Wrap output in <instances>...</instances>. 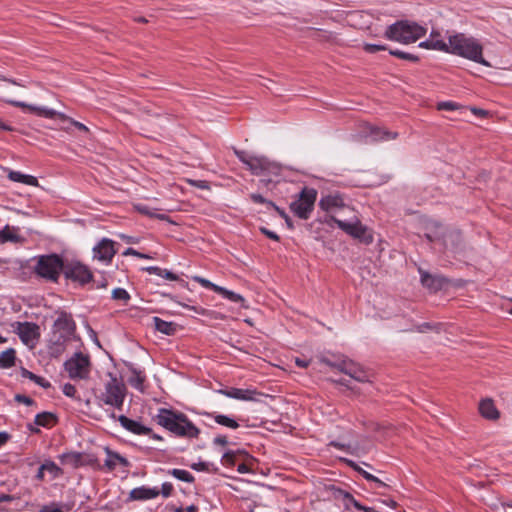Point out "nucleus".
<instances>
[{"label":"nucleus","instance_id":"obj_15","mask_svg":"<svg viewBox=\"0 0 512 512\" xmlns=\"http://www.w3.org/2000/svg\"><path fill=\"white\" fill-rule=\"evenodd\" d=\"M114 246H115L114 241H112L108 238H103L93 248L94 258L98 259L99 261L105 262V263L110 262L116 253Z\"/></svg>","mask_w":512,"mask_h":512},{"label":"nucleus","instance_id":"obj_35","mask_svg":"<svg viewBox=\"0 0 512 512\" xmlns=\"http://www.w3.org/2000/svg\"><path fill=\"white\" fill-rule=\"evenodd\" d=\"M217 293L221 294L224 298L235 303H240L244 301L243 297L240 294H237L221 286H219V288L217 289Z\"/></svg>","mask_w":512,"mask_h":512},{"label":"nucleus","instance_id":"obj_6","mask_svg":"<svg viewBox=\"0 0 512 512\" xmlns=\"http://www.w3.org/2000/svg\"><path fill=\"white\" fill-rule=\"evenodd\" d=\"M235 154L237 158L247 166L251 173L256 176H277L280 174V166L277 163L270 161L265 156H254L240 150H235Z\"/></svg>","mask_w":512,"mask_h":512},{"label":"nucleus","instance_id":"obj_45","mask_svg":"<svg viewBox=\"0 0 512 512\" xmlns=\"http://www.w3.org/2000/svg\"><path fill=\"white\" fill-rule=\"evenodd\" d=\"M62 392L65 396L67 397H70V398H75L76 397V388L74 385L70 384V383H66L63 385L62 387Z\"/></svg>","mask_w":512,"mask_h":512},{"label":"nucleus","instance_id":"obj_28","mask_svg":"<svg viewBox=\"0 0 512 512\" xmlns=\"http://www.w3.org/2000/svg\"><path fill=\"white\" fill-rule=\"evenodd\" d=\"M154 327L157 331L165 335H174L177 331V325L173 322H167L159 317H153Z\"/></svg>","mask_w":512,"mask_h":512},{"label":"nucleus","instance_id":"obj_64","mask_svg":"<svg viewBox=\"0 0 512 512\" xmlns=\"http://www.w3.org/2000/svg\"><path fill=\"white\" fill-rule=\"evenodd\" d=\"M44 477H45V470H41V466L38 468V471L35 475V478L38 480V481H43L44 480Z\"/></svg>","mask_w":512,"mask_h":512},{"label":"nucleus","instance_id":"obj_33","mask_svg":"<svg viewBox=\"0 0 512 512\" xmlns=\"http://www.w3.org/2000/svg\"><path fill=\"white\" fill-rule=\"evenodd\" d=\"M71 507L62 502H51L44 505L39 512H68Z\"/></svg>","mask_w":512,"mask_h":512},{"label":"nucleus","instance_id":"obj_63","mask_svg":"<svg viewBox=\"0 0 512 512\" xmlns=\"http://www.w3.org/2000/svg\"><path fill=\"white\" fill-rule=\"evenodd\" d=\"M237 471L241 474H244V473H248L249 472V468L246 464L244 463H241L238 465L237 467Z\"/></svg>","mask_w":512,"mask_h":512},{"label":"nucleus","instance_id":"obj_62","mask_svg":"<svg viewBox=\"0 0 512 512\" xmlns=\"http://www.w3.org/2000/svg\"><path fill=\"white\" fill-rule=\"evenodd\" d=\"M9 440V434L6 432H0V447L6 444Z\"/></svg>","mask_w":512,"mask_h":512},{"label":"nucleus","instance_id":"obj_39","mask_svg":"<svg viewBox=\"0 0 512 512\" xmlns=\"http://www.w3.org/2000/svg\"><path fill=\"white\" fill-rule=\"evenodd\" d=\"M130 298L129 293L124 288H115L112 291V299L122 301L124 304H127Z\"/></svg>","mask_w":512,"mask_h":512},{"label":"nucleus","instance_id":"obj_34","mask_svg":"<svg viewBox=\"0 0 512 512\" xmlns=\"http://www.w3.org/2000/svg\"><path fill=\"white\" fill-rule=\"evenodd\" d=\"M55 417L50 412H42L35 416L34 423L37 426L48 427L53 421Z\"/></svg>","mask_w":512,"mask_h":512},{"label":"nucleus","instance_id":"obj_9","mask_svg":"<svg viewBox=\"0 0 512 512\" xmlns=\"http://www.w3.org/2000/svg\"><path fill=\"white\" fill-rule=\"evenodd\" d=\"M64 368L69 377L73 380H84L90 374V359L88 355L81 352L75 353L71 358L65 361Z\"/></svg>","mask_w":512,"mask_h":512},{"label":"nucleus","instance_id":"obj_31","mask_svg":"<svg viewBox=\"0 0 512 512\" xmlns=\"http://www.w3.org/2000/svg\"><path fill=\"white\" fill-rule=\"evenodd\" d=\"M371 136L375 140H392L397 138L398 134L396 132L387 131L382 128L373 127L371 128Z\"/></svg>","mask_w":512,"mask_h":512},{"label":"nucleus","instance_id":"obj_61","mask_svg":"<svg viewBox=\"0 0 512 512\" xmlns=\"http://www.w3.org/2000/svg\"><path fill=\"white\" fill-rule=\"evenodd\" d=\"M295 363L300 368H307L309 366L310 361L306 359L296 358Z\"/></svg>","mask_w":512,"mask_h":512},{"label":"nucleus","instance_id":"obj_41","mask_svg":"<svg viewBox=\"0 0 512 512\" xmlns=\"http://www.w3.org/2000/svg\"><path fill=\"white\" fill-rule=\"evenodd\" d=\"M193 280L196 281L197 283H199L204 288L211 289V290H213L214 292L217 293V289L219 288V286L214 284V283H212L208 279H205V278L200 277V276H194Z\"/></svg>","mask_w":512,"mask_h":512},{"label":"nucleus","instance_id":"obj_5","mask_svg":"<svg viewBox=\"0 0 512 512\" xmlns=\"http://www.w3.org/2000/svg\"><path fill=\"white\" fill-rule=\"evenodd\" d=\"M331 220L338 226L339 229L344 231L354 239L359 240L366 245L371 244L374 240L372 231L361 223L355 211L347 218H339L331 216Z\"/></svg>","mask_w":512,"mask_h":512},{"label":"nucleus","instance_id":"obj_55","mask_svg":"<svg viewBox=\"0 0 512 512\" xmlns=\"http://www.w3.org/2000/svg\"><path fill=\"white\" fill-rule=\"evenodd\" d=\"M213 444L219 446H226L228 444V439L224 435H218L213 439Z\"/></svg>","mask_w":512,"mask_h":512},{"label":"nucleus","instance_id":"obj_47","mask_svg":"<svg viewBox=\"0 0 512 512\" xmlns=\"http://www.w3.org/2000/svg\"><path fill=\"white\" fill-rule=\"evenodd\" d=\"M135 208L141 213V214H144V215H148L150 217H157L159 219H163V216L162 215H156L155 213H153L149 207L145 206V205H142V204H138L135 206Z\"/></svg>","mask_w":512,"mask_h":512},{"label":"nucleus","instance_id":"obj_48","mask_svg":"<svg viewBox=\"0 0 512 512\" xmlns=\"http://www.w3.org/2000/svg\"><path fill=\"white\" fill-rule=\"evenodd\" d=\"M173 485L170 482H164L161 487L160 493L163 497L168 498L172 495Z\"/></svg>","mask_w":512,"mask_h":512},{"label":"nucleus","instance_id":"obj_26","mask_svg":"<svg viewBox=\"0 0 512 512\" xmlns=\"http://www.w3.org/2000/svg\"><path fill=\"white\" fill-rule=\"evenodd\" d=\"M479 411L483 417L490 420H495L499 417V412L491 399L481 401Z\"/></svg>","mask_w":512,"mask_h":512},{"label":"nucleus","instance_id":"obj_56","mask_svg":"<svg viewBox=\"0 0 512 512\" xmlns=\"http://www.w3.org/2000/svg\"><path fill=\"white\" fill-rule=\"evenodd\" d=\"M189 183L195 187L200 189H208L209 185L207 181L204 180H189Z\"/></svg>","mask_w":512,"mask_h":512},{"label":"nucleus","instance_id":"obj_38","mask_svg":"<svg viewBox=\"0 0 512 512\" xmlns=\"http://www.w3.org/2000/svg\"><path fill=\"white\" fill-rule=\"evenodd\" d=\"M389 53L397 58H400V59H403V60H407V61H411V62H417L419 60L418 56L412 54V53H408V52H404V51H401V50H398V49H395V50H389Z\"/></svg>","mask_w":512,"mask_h":512},{"label":"nucleus","instance_id":"obj_58","mask_svg":"<svg viewBox=\"0 0 512 512\" xmlns=\"http://www.w3.org/2000/svg\"><path fill=\"white\" fill-rule=\"evenodd\" d=\"M431 329H433V325H432V324H430V323H428V322L423 323V324H420V325H418V326L416 327V330H417L418 332H420V333H424V332H426V331H428V330H431Z\"/></svg>","mask_w":512,"mask_h":512},{"label":"nucleus","instance_id":"obj_17","mask_svg":"<svg viewBox=\"0 0 512 512\" xmlns=\"http://www.w3.org/2000/svg\"><path fill=\"white\" fill-rule=\"evenodd\" d=\"M418 271L422 285L431 292H437L448 282L446 278L440 275H432L424 271L422 268H419Z\"/></svg>","mask_w":512,"mask_h":512},{"label":"nucleus","instance_id":"obj_59","mask_svg":"<svg viewBox=\"0 0 512 512\" xmlns=\"http://www.w3.org/2000/svg\"><path fill=\"white\" fill-rule=\"evenodd\" d=\"M346 498L349 500V502L359 511H361L362 504L358 502L352 495L347 494Z\"/></svg>","mask_w":512,"mask_h":512},{"label":"nucleus","instance_id":"obj_50","mask_svg":"<svg viewBox=\"0 0 512 512\" xmlns=\"http://www.w3.org/2000/svg\"><path fill=\"white\" fill-rule=\"evenodd\" d=\"M210 466H212V464H210L208 462L201 461V462L192 464L191 468L196 471H210Z\"/></svg>","mask_w":512,"mask_h":512},{"label":"nucleus","instance_id":"obj_23","mask_svg":"<svg viewBox=\"0 0 512 512\" xmlns=\"http://www.w3.org/2000/svg\"><path fill=\"white\" fill-rule=\"evenodd\" d=\"M225 396L237 400L250 401L254 399V395L256 392L254 390L249 389H240V388H231L229 390H222Z\"/></svg>","mask_w":512,"mask_h":512},{"label":"nucleus","instance_id":"obj_10","mask_svg":"<svg viewBox=\"0 0 512 512\" xmlns=\"http://www.w3.org/2000/svg\"><path fill=\"white\" fill-rule=\"evenodd\" d=\"M319 207L330 213L331 216L338 217L339 214H353L354 209L344 203V199L339 193H330L325 196H322L319 200Z\"/></svg>","mask_w":512,"mask_h":512},{"label":"nucleus","instance_id":"obj_51","mask_svg":"<svg viewBox=\"0 0 512 512\" xmlns=\"http://www.w3.org/2000/svg\"><path fill=\"white\" fill-rule=\"evenodd\" d=\"M329 446H332V447H335L337 449L346 451L348 453H352L351 446L349 444L341 443V442H338V441H331L329 443Z\"/></svg>","mask_w":512,"mask_h":512},{"label":"nucleus","instance_id":"obj_20","mask_svg":"<svg viewBox=\"0 0 512 512\" xmlns=\"http://www.w3.org/2000/svg\"><path fill=\"white\" fill-rule=\"evenodd\" d=\"M160 494L158 488H150L146 486H141L134 488L130 491L129 498L131 500H149L156 498Z\"/></svg>","mask_w":512,"mask_h":512},{"label":"nucleus","instance_id":"obj_19","mask_svg":"<svg viewBox=\"0 0 512 512\" xmlns=\"http://www.w3.org/2000/svg\"><path fill=\"white\" fill-rule=\"evenodd\" d=\"M7 102L15 107L27 108L39 116H43V117L50 118V119L55 118L57 115H63L62 113H59L53 109L29 105L22 101L7 100Z\"/></svg>","mask_w":512,"mask_h":512},{"label":"nucleus","instance_id":"obj_3","mask_svg":"<svg viewBox=\"0 0 512 512\" xmlns=\"http://www.w3.org/2000/svg\"><path fill=\"white\" fill-rule=\"evenodd\" d=\"M56 314L57 318L52 326L50 350L52 353L61 354L64 352L67 342L75 336L76 323L72 314L64 310L57 311Z\"/></svg>","mask_w":512,"mask_h":512},{"label":"nucleus","instance_id":"obj_44","mask_svg":"<svg viewBox=\"0 0 512 512\" xmlns=\"http://www.w3.org/2000/svg\"><path fill=\"white\" fill-rule=\"evenodd\" d=\"M438 110L453 111L459 108V105L452 101L440 102L437 105Z\"/></svg>","mask_w":512,"mask_h":512},{"label":"nucleus","instance_id":"obj_37","mask_svg":"<svg viewBox=\"0 0 512 512\" xmlns=\"http://www.w3.org/2000/svg\"><path fill=\"white\" fill-rule=\"evenodd\" d=\"M449 46H450V36L448 37V42L432 38L431 49H433V50L450 53L451 48Z\"/></svg>","mask_w":512,"mask_h":512},{"label":"nucleus","instance_id":"obj_2","mask_svg":"<svg viewBox=\"0 0 512 512\" xmlns=\"http://www.w3.org/2000/svg\"><path fill=\"white\" fill-rule=\"evenodd\" d=\"M450 54L466 58L470 61L479 63L486 67L491 64L483 57V46L472 36L464 33L450 35Z\"/></svg>","mask_w":512,"mask_h":512},{"label":"nucleus","instance_id":"obj_8","mask_svg":"<svg viewBox=\"0 0 512 512\" xmlns=\"http://www.w3.org/2000/svg\"><path fill=\"white\" fill-rule=\"evenodd\" d=\"M316 198V189L304 187L299 193L298 198L291 202L290 209L298 218L307 220L314 210Z\"/></svg>","mask_w":512,"mask_h":512},{"label":"nucleus","instance_id":"obj_1","mask_svg":"<svg viewBox=\"0 0 512 512\" xmlns=\"http://www.w3.org/2000/svg\"><path fill=\"white\" fill-rule=\"evenodd\" d=\"M154 420L158 425L178 437L197 438L200 434V430L182 412L160 408L154 416Z\"/></svg>","mask_w":512,"mask_h":512},{"label":"nucleus","instance_id":"obj_4","mask_svg":"<svg viewBox=\"0 0 512 512\" xmlns=\"http://www.w3.org/2000/svg\"><path fill=\"white\" fill-rule=\"evenodd\" d=\"M426 32V29L416 22L401 20L389 25L384 37L402 44H410L423 37Z\"/></svg>","mask_w":512,"mask_h":512},{"label":"nucleus","instance_id":"obj_52","mask_svg":"<svg viewBox=\"0 0 512 512\" xmlns=\"http://www.w3.org/2000/svg\"><path fill=\"white\" fill-rule=\"evenodd\" d=\"M260 231L261 233H263L265 236H267L268 238L274 240V241H279L280 240V237L278 236L277 233H275L274 231H271L265 227H261L260 228Z\"/></svg>","mask_w":512,"mask_h":512},{"label":"nucleus","instance_id":"obj_36","mask_svg":"<svg viewBox=\"0 0 512 512\" xmlns=\"http://www.w3.org/2000/svg\"><path fill=\"white\" fill-rule=\"evenodd\" d=\"M241 451H232L229 450L226 453L223 454L221 458V462L223 465L226 466H234L236 464L238 456L241 454Z\"/></svg>","mask_w":512,"mask_h":512},{"label":"nucleus","instance_id":"obj_27","mask_svg":"<svg viewBox=\"0 0 512 512\" xmlns=\"http://www.w3.org/2000/svg\"><path fill=\"white\" fill-rule=\"evenodd\" d=\"M8 178L11 181L23 183L29 186H38L39 182L35 176L23 174L19 171H10L8 174Z\"/></svg>","mask_w":512,"mask_h":512},{"label":"nucleus","instance_id":"obj_16","mask_svg":"<svg viewBox=\"0 0 512 512\" xmlns=\"http://www.w3.org/2000/svg\"><path fill=\"white\" fill-rule=\"evenodd\" d=\"M339 369L358 382H370V375L362 367L351 361H343L339 365Z\"/></svg>","mask_w":512,"mask_h":512},{"label":"nucleus","instance_id":"obj_32","mask_svg":"<svg viewBox=\"0 0 512 512\" xmlns=\"http://www.w3.org/2000/svg\"><path fill=\"white\" fill-rule=\"evenodd\" d=\"M167 473L183 482L192 483L194 481V476L189 471L184 469L174 468L168 470Z\"/></svg>","mask_w":512,"mask_h":512},{"label":"nucleus","instance_id":"obj_14","mask_svg":"<svg viewBox=\"0 0 512 512\" xmlns=\"http://www.w3.org/2000/svg\"><path fill=\"white\" fill-rule=\"evenodd\" d=\"M427 239L430 242L440 243L443 251L456 252L457 243L460 241V234L457 231H449L444 233L441 237L433 236L429 233L426 234Z\"/></svg>","mask_w":512,"mask_h":512},{"label":"nucleus","instance_id":"obj_54","mask_svg":"<svg viewBox=\"0 0 512 512\" xmlns=\"http://www.w3.org/2000/svg\"><path fill=\"white\" fill-rule=\"evenodd\" d=\"M145 271H147L149 274H155L160 277H162V275L164 273V269L157 267V266L146 267Z\"/></svg>","mask_w":512,"mask_h":512},{"label":"nucleus","instance_id":"obj_49","mask_svg":"<svg viewBox=\"0 0 512 512\" xmlns=\"http://www.w3.org/2000/svg\"><path fill=\"white\" fill-rule=\"evenodd\" d=\"M179 305H181L182 307L188 309V310H191L193 311L194 313L198 314V315H205L206 314V310L201 307V306H191V305H188V304H185V303H181V302H178Z\"/></svg>","mask_w":512,"mask_h":512},{"label":"nucleus","instance_id":"obj_18","mask_svg":"<svg viewBox=\"0 0 512 512\" xmlns=\"http://www.w3.org/2000/svg\"><path fill=\"white\" fill-rule=\"evenodd\" d=\"M117 420L123 428L136 435H150L151 429L137 420L128 418L125 415H120Z\"/></svg>","mask_w":512,"mask_h":512},{"label":"nucleus","instance_id":"obj_60","mask_svg":"<svg viewBox=\"0 0 512 512\" xmlns=\"http://www.w3.org/2000/svg\"><path fill=\"white\" fill-rule=\"evenodd\" d=\"M162 277L166 278L167 280H170V281H176L178 279L177 275L164 269V273L162 275Z\"/></svg>","mask_w":512,"mask_h":512},{"label":"nucleus","instance_id":"obj_13","mask_svg":"<svg viewBox=\"0 0 512 512\" xmlns=\"http://www.w3.org/2000/svg\"><path fill=\"white\" fill-rule=\"evenodd\" d=\"M12 327L26 345H34L40 336L39 326L33 322H15L12 324Z\"/></svg>","mask_w":512,"mask_h":512},{"label":"nucleus","instance_id":"obj_30","mask_svg":"<svg viewBox=\"0 0 512 512\" xmlns=\"http://www.w3.org/2000/svg\"><path fill=\"white\" fill-rule=\"evenodd\" d=\"M41 470H45L50 475V479L54 480L63 475V470L52 460H45L41 464Z\"/></svg>","mask_w":512,"mask_h":512},{"label":"nucleus","instance_id":"obj_11","mask_svg":"<svg viewBox=\"0 0 512 512\" xmlns=\"http://www.w3.org/2000/svg\"><path fill=\"white\" fill-rule=\"evenodd\" d=\"M126 396V387L120 383L115 377L105 385V392L102 395V401L106 405L113 406L117 409H122L124 399Z\"/></svg>","mask_w":512,"mask_h":512},{"label":"nucleus","instance_id":"obj_29","mask_svg":"<svg viewBox=\"0 0 512 512\" xmlns=\"http://www.w3.org/2000/svg\"><path fill=\"white\" fill-rule=\"evenodd\" d=\"M16 351L13 348H8L0 353V368H11L15 365Z\"/></svg>","mask_w":512,"mask_h":512},{"label":"nucleus","instance_id":"obj_57","mask_svg":"<svg viewBox=\"0 0 512 512\" xmlns=\"http://www.w3.org/2000/svg\"><path fill=\"white\" fill-rule=\"evenodd\" d=\"M250 198L254 203H257V204L269 203L268 201H266V199L261 194L253 193L250 195Z\"/></svg>","mask_w":512,"mask_h":512},{"label":"nucleus","instance_id":"obj_7","mask_svg":"<svg viewBox=\"0 0 512 512\" xmlns=\"http://www.w3.org/2000/svg\"><path fill=\"white\" fill-rule=\"evenodd\" d=\"M64 262L57 254L41 255L34 268L35 273L49 281L56 282L63 272Z\"/></svg>","mask_w":512,"mask_h":512},{"label":"nucleus","instance_id":"obj_22","mask_svg":"<svg viewBox=\"0 0 512 512\" xmlns=\"http://www.w3.org/2000/svg\"><path fill=\"white\" fill-rule=\"evenodd\" d=\"M107 458L105 459V466L110 470H114L117 465H121L124 467H128L130 465L129 461L118 454L117 452L106 449Z\"/></svg>","mask_w":512,"mask_h":512},{"label":"nucleus","instance_id":"obj_42","mask_svg":"<svg viewBox=\"0 0 512 512\" xmlns=\"http://www.w3.org/2000/svg\"><path fill=\"white\" fill-rule=\"evenodd\" d=\"M61 462L63 464L65 463H72V464H76L79 459H80V454L78 453H64L62 455L59 456Z\"/></svg>","mask_w":512,"mask_h":512},{"label":"nucleus","instance_id":"obj_12","mask_svg":"<svg viewBox=\"0 0 512 512\" xmlns=\"http://www.w3.org/2000/svg\"><path fill=\"white\" fill-rule=\"evenodd\" d=\"M63 273L67 279L78 282L81 285L89 283L93 278L90 269L78 261L64 264Z\"/></svg>","mask_w":512,"mask_h":512},{"label":"nucleus","instance_id":"obj_43","mask_svg":"<svg viewBox=\"0 0 512 512\" xmlns=\"http://www.w3.org/2000/svg\"><path fill=\"white\" fill-rule=\"evenodd\" d=\"M135 376L132 377L129 382L136 389H142L144 377L141 376L140 372L134 371Z\"/></svg>","mask_w":512,"mask_h":512},{"label":"nucleus","instance_id":"obj_53","mask_svg":"<svg viewBox=\"0 0 512 512\" xmlns=\"http://www.w3.org/2000/svg\"><path fill=\"white\" fill-rule=\"evenodd\" d=\"M15 400L17 402H20V403H23L25 405H32L34 403L33 399H31L30 397L28 396H25V395H21V394H17L15 396Z\"/></svg>","mask_w":512,"mask_h":512},{"label":"nucleus","instance_id":"obj_25","mask_svg":"<svg viewBox=\"0 0 512 512\" xmlns=\"http://www.w3.org/2000/svg\"><path fill=\"white\" fill-rule=\"evenodd\" d=\"M204 415H206L209 418H212L217 424L221 426H225L230 429H237L239 427L238 422L227 415L218 414L216 412H205Z\"/></svg>","mask_w":512,"mask_h":512},{"label":"nucleus","instance_id":"obj_46","mask_svg":"<svg viewBox=\"0 0 512 512\" xmlns=\"http://www.w3.org/2000/svg\"><path fill=\"white\" fill-rule=\"evenodd\" d=\"M387 47L385 45L380 44H370L366 43L364 44V50L368 53H376L378 51L386 50Z\"/></svg>","mask_w":512,"mask_h":512},{"label":"nucleus","instance_id":"obj_24","mask_svg":"<svg viewBox=\"0 0 512 512\" xmlns=\"http://www.w3.org/2000/svg\"><path fill=\"white\" fill-rule=\"evenodd\" d=\"M18 228L10 227L6 225L2 230H0V242L6 243H20L23 241L22 236L18 233Z\"/></svg>","mask_w":512,"mask_h":512},{"label":"nucleus","instance_id":"obj_21","mask_svg":"<svg viewBox=\"0 0 512 512\" xmlns=\"http://www.w3.org/2000/svg\"><path fill=\"white\" fill-rule=\"evenodd\" d=\"M344 463H346L349 467L353 468L355 471H357L360 475H362L367 481L373 482L376 484L377 488L386 487V484L381 481L376 476L372 475L371 473L367 472L366 470L362 469L358 464H356L353 460L342 458L341 459Z\"/></svg>","mask_w":512,"mask_h":512},{"label":"nucleus","instance_id":"obj_40","mask_svg":"<svg viewBox=\"0 0 512 512\" xmlns=\"http://www.w3.org/2000/svg\"><path fill=\"white\" fill-rule=\"evenodd\" d=\"M24 375L27 376L29 379H31L32 381H34L35 383H37L38 385H40L43 388H49L50 387V383L47 380H45L44 378H42L40 376H37V375L33 374L32 372H29V371L25 370Z\"/></svg>","mask_w":512,"mask_h":512}]
</instances>
